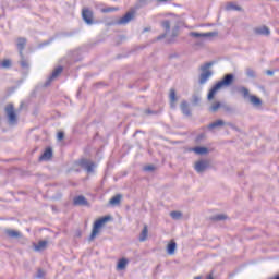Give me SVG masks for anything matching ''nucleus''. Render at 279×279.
I'll return each instance as SVG.
<instances>
[{
	"mask_svg": "<svg viewBox=\"0 0 279 279\" xmlns=\"http://www.w3.org/2000/svg\"><path fill=\"white\" fill-rule=\"evenodd\" d=\"M266 75H274V71L271 70L266 71Z\"/></svg>",
	"mask_w": 279,
	"mask_h": 279,
	"instance_id": "43",
	"label": "nucleus"
},
{
	"mask_svg": "<svg viewBox=\"0 0 279 279\" xmlns=\"http://www.w3.org/2000/svg\"><path fill=\"white\" fill-rule=\"evenodd\" d=\"M246 75L247 77H256V71H254L253 69H246Z\"/></svg>",
	"mask_w": 279,
	"mask_h": 279,
	"instance_id": "35",
	"label": "nucleus"
},
{
	"mask_svg": "<svg viewBox=\"0 0 279 279\" xmlns=\"http://www.w3.org/2000/svg\"><path fill=\"white\" fill-rule=\"evenodd\" d=\"M222 108L226 112H234V108L228 105H222Z\"/></svg>",
	"mask_w": 279,
	"mask_h": 279,
	"instance_id": "37",
	"label": "nucleus"
},
{
	"mask_svg": "<svg viewBox=\"0 0 279 279\" xmlns=\"http://www.w3.org/2000/svg\"><path fill=\"white\" fill-rule=\"evenodd\" d=\"M80 167L84 169L87 173H93L95 171V162L88 160V159H81L78 161Z\"/></svg>",
	"mask_w": 279,
	"mask_h": 279,
	"instance_id": "6",
	"label": "nucleus"
},
{
	"mask_svg": "<svg viewBox=\"0 0 279 279\" xmlns=\"http://www.w3.org/2000/svg\"><path fill=\"white\" fill-rule=\"evenodd\" d=\"M57 138L58 141H62L64 138V132H59Z\"/></svg>",
	"mask_w": 279,
	"mask_h": 279,
	"instance_id": "40",
	"label": "nucleus"
},
{
	"mask_svg": "<svg viewBox=\"0 0 279 279\" xmlns=\"http://www.w3.org/2000/svg\"><path fill=\"white\" fill-rule=\"evenodd\" d=\"M225 219H228V216L223 215V214H219L213 217L214 221H223Z\"/></svg>",
	"mask_w": 279,
	"mask_h": 279,
	"instance_id": "31",
	"label": "nucleus"
},
{
	"mask_svg": "<svg viewBox=\"0 0 279 279\" xmlns=\"http://www.w3.org/2000/svg\"><path fill=\"white\" fill-rule=\"evenodd\" d=\"M238 93H240L244 97V99H247V97L250 98V89H247L246 87H239Z\"/></svg>",
	"mask_w": 279,
	"mask_h": 279,
	"instance_id": "27",
	"label": "nucleus"
},
{
	"mask_svg": "<svg viewBox=\"0 0 279 279\" xmlns=\"http://www.w3.org/2000/svg\"><path fill=\"white\" fill-rule=\"evenodd\" d=\"M149 4V0H137L136 8H145Z\"/></svg>",
	"mask_w": 279,
	"mask_h": 279,
	"instance_id": "32",
	"label": "nucleus"
},
{
	"mask_svg": "<svg viewBox=\"0 0 279 279\" xmlns=\"http://www.w3.org/2000/svg\"><path fill=\"white\" fill-rule=\"evenodd\" d=\"M175 247H178V244L175 241H171L167 246V253L173 256V254H175Z\"/></svg>",
	"mask_w": 279,
	"mask_h": 279,
	"instance_id": "19",
	"label": "nucleus"
},
{
	"mask_svg": "<svg viewBox=\"0 0 279 279\" xmlns=\"http://www.w3.org/2000/svg\"><path fill=\"white\" fill-rule=\"evenodd\" d=\"M181 111L185 117H191V108L189 107V102H181Z\"/></svg>",
	"mask_w": 279,
	"mask_h": 279,
	"instance_id": "17",
	"label": "nucleus"
},
{
	"mask_svg": "<svg viewBox=\"0 0 279 279\" xmlns=\"http://www.w3.org/2000/svg\"><path fill=\"white\" fill-rule=\"evenodd\" d=\"M223 125H226V122L223 120H216L215 122L208 125V130H215L216 128H223Z\"/></svg>",
	"mask_w": 279,
	"mask_h": 279,
	"instance_id": "18",
	"label": "nucleus"
},
{
	"mask_svg": "<svg viewBox=\"0 0 279 279\" xmlns=\"http://www.w3.org/2000/svg\"><path fill=\"white\" fill-rule=\"evenodd\" d=\"M219 108H222V105H221V102H214L213 105H211V107H210V111L211 112H217L218 110H219Z\"/></svg>",
	"mask_w": 279,
	"mask_h": 279,
	"instance_id": "30",
	"label": "nucleus"
},
{
	"mask_svg": "<svg viewBox=\"0 0 279 279\" xmlns=\"http://www.w3.org/2000/svg\"><path fill=\"white\" fill-rule=\"evenodd\" d=\"M190 36L192 38H195V40H197L195 43L196 47H202V45H204L205 38H214L215 36H219V33L218 32H209V33L191 32Z\"/></svg>",
	"mask_w": 279,
	"mask_h": 279,
	"instance_id": "3",
	"label": "nucleus"
},
{
	"mask_svg": "<svg viewBox=\"0 0 279 279\" xmlns=\"http://www.w3.org/2000/svg\"><path fill=\"white\" fill-rule=\"evenodd\" d=\"M194 279H202V276H197V277H195Z\"/></svg>",
	"mask_w": 279,
	"mask_h": 279,
	"instance_id": "45",
	"label": "nucleus"
},
{
	"mask_svg": "<svg viewBox=\"0 0 279 279\" xmlns=\"http://www.w3.org/2000/svg\"><path fill=\"white\" fill-rule=\"evenodd\" d=\"M134 16H136V12L129 11L122 16L120 20L117 21L118 25H128L131 21H134Z\"/></svg>",
	"mask_w": 279,
	"mask_h": 279,
	"instance_id": "7",
	"label": "nucleus"
},
{
	"mask_svg": "<svg viewBox=\"0 0 279 279\" xmlns=\"http://www.w3.org/2000/svg\"><path fill=\"white\" fill-rule=\"evenodd\" d=\"M191 150L194 151V154H197L198 156H204L208 154V148L206 147H194Z\"/></svg>",
	"mask_w": 279,
	"mask_h": 279,
	"instance_id": "20",
	"label": "nucleus"
},
{
	"mask_svg": "<svg viewBox=\"0 0 279 279\" xmlns=\"http://www.w3.org/2000/svg\"><path fill=\"white\" fill-rule=\"evenodd\" d=\"M156 169V167H154V166H146V167H144V171H154Z\"/></svg>",
	"mask_w": 279,
	"mask_h": 279,
	"instance_id": "38",
	"label": "nucleus"
},
{
	"mask_svg": "<svg viewBox=\"0 0 279 279\" xmlns=\"http://www.w3.org/2000/svg\"><path fill=\"white\" fill-rule=\"evenodd\" d=\"M248 99H250L251 104H253V106H262L263 105V100H260V98H258L256 96H248Z\"/></svg>",
	"mask_w": 279,
	"mask_h": 279,
	"instance_id": "26",
	"label": "nucleus"
},
{
	"mask_svg": "<svg viewBox=\"0 0 279 279\" xmlns=\"http://www.w3.org/2000/svg\"><path fill=\"white\" fill-rule=\"evenodd\" d=\"M208 167H210V162L206 159H202L195 163L194 169L197 173H204Z\"/></svg>",
	"mask_w": 279,
	"mask_h": 279,
	"instance_id": "8",
	"label": "nucleus"
},
{
	"mask_svg": "<svg viewBox=\"0 0 279 279\" xmlns=\"http://www.w3.org/2000/svg\"><path fill=\"white\" fill-rule=\"evenodd\" d=\"M53 156V149L51 147L46 148L44 154L39 157V160H51V157Z\"/></svg>",
	"mask_w": 279,
	"mask_h": 279,
	"instance_id": "15",
	"label": "nucleus"
},
{
	"mask_svg": "<svg viewBox=\"0 0 279 279\" xmlns=\"http://www.w3.org/2000/svg\"><path fill=\"white\" fill-rule=\"evenodd\" d=\"M161 27H163L166 33L158 36L157 40H162V38H167V34H169V32H171V22L169 20H165L163 22H161Z\"/></svg>",
	"mask_w": 279,
	"mask_h": 279,
	"instance_id": "10",
	"label": "nucleus"
},
{
	"mask_svg": "<svg viewBox=\"0 0 279 279\" xmlns=\"http://www.w3.org/2000/svg\"><path fill=\"white\" fill-rule=\"evenodd\" d=\"M175 36H178V26L172 31V38H175Z\"/></svg>",
	"mask_w": 279,
	"mask_h": 279,
	"instance_id": "41",
	"label": "nucleus"
},
{
	"mask_svg": "<svg viewBox=\"0 0 279 279\" xmlns=\"http://www.w3.org/2000/svg\"><path fill=\"white\" fill-rule=\"evenodd\" d=\"M63 70L64 69L62 66L56 68L49 76V78L46 81L45 86H49V84H51V82L56 80V77H58V75H60V73H62Z\"/></svg>",
	"mask_w": 279,
	"mask_h": 279,
	"instance_id": "11",
	"label": "nucleus"
},
{
	"mask_svg": "<svg viewBox=\"0 0 279 279\" xmlns=\"http://www.w3.org/2000/svg\"><path fill=\"white\" fill-rule=\"evenodd\" d=\"M37 278H45V271H43L41 269H39L37 271Z\"/></svg>",
	"mask_w": 279,
	"mask_h": 279,
	"instance_id": "39",
	"label": "nucleus"
},
{
	"mask_svg": "<svg viewBox=\"0 0 279 279\" xmlns=\"http://www.w3.org/2000/svg\"><path fill=\"white\" fill-rule=\"evenodd\" d=\"M210 66H213V62H207L201 65L199 69L202 72L198 76V84H201V86H204V84H206V82L213 77V70H210Z\"/></svg>",
	"mask_w": 279,
	"mask_h": 279,
	"instance_id": "2",
	"label": "nucleus"
},
{
	"mask_svg": "<svg viewBox=\"0 0 279 279\" xmlns=\"http://www.w3.org/2000/svg\"><path fill=\"white\" fill-rule=\"evenodd\" d=\"M270 279H279V275H278L277 277H275V278H270Z\"/></svg>",
	"mask_w": 279,
	"mask_h": 279,
	"instance_id": "47",
	"label": "nucleus"
},
{
	"mask_svg": "<svg viewBox=\"0 0 279 279\" xmlns=\"http://www.w3.org/2000/svg\"><path fill=\"white\" fill-rule=\"evenodd\" d=\"M254 32L257 34V36H269L271 34V31H269V27L267 26L256 27Z\"/></svg>",
	"mask_w": 279,
	"mask_h": 279,
	"instance_id": "13",
	"label": "nucleus"
},
{
	"mask_svg": "<svg viewBox=\"0 0 279 279\" xmlns=\"http://www.w3.org/2000/svg\"><path fill=\"white\" fill-rule=\"evenodd\" d=\"M4 113L9 125H16L19 123V116L16 114V109H14L13 104H8L4 107Z\"/></svg>",
	"mask_w": 279,
	"mask_h": 279,
	"instance_id": "4",
	"label": "nucleus"
},
{
	"mask_svg": "<svg viewBox=\"0 0 279 279\" xmlns=\"http://www.w3.org/2000/svg\"><path fill=\"white\" fill-rule=\"evenodd\" d=\"M109 204L111 206H119V204H121V194H118L116 196H113L110 201Z\"/></svg>",
	"mask_w": 279,
	"mask_h": 279,
	"instance_id": "24",
	"label": "nucleus"
},
{
	"mask_svg": "<svg viewBox=\"0 0 279 279\" xmlns=\"http://www.w3.org/2000/svg\"><path fill=\"white\" fill-rule=\"evenodd\" d=\"M226 10L239 11V10H241V7H239V5L234 4V3H229V4H227Z\"/></svg>",
	"mask_w": 279,
	"mask_h": 279,
	"instance_id": "33",
	"label": "nucleus"
},
{
	"mask_svg": "<svg viewBox=\"0 0 279 279\" xmlns=\"http://www.w3.org/2000/svg\"><path fill=\"white\" fill-rule=\"evenodd\" d=\"M22 60L20 61V64L22 66V69H29V63L23 59V54L21 56Z\"/></svg>",
	"mask_w": 279,
	"mask_h": 279,
	"instance_id": "34",
	"label": "nucleus"
},
{
	"mask_svg": "<svg viewBox=\"0 0 279 279\" xmlns=\"http://www.w3.org/2000/svg\"><path fill=\"white\" fill-rule=\"evenodd\" d=\"M234 82V74H226L221 81L216 83L207 95L208 101H213L215 99V95L221 90V88H228V86H232Z\"/></svg>",
	"mask_w": 279,
	"mask_h": 279,
	"instance_id": "1",
	"label": "nucleus"
},
{
	"mask_svg": "<svg viewBox=\"0 0 279 279\" xmlns=\"http://www.w3.org/2000/svg\"><path fill=\"white\" fill-rule=\"evenodd\" d=\"M170 217L174 219L175 221L182 219V213L181 211H171Z\"/></svg>",
	"mask_w": 279,
	"mask_h": 279,
	"instance_id": "29",
	"label": "nucleus"
},
{
	"mask_svg": "<svg viewBox=\"0 0 279 279\" xmlns=\"http://www.w3.org/2000/svg\"><path fill=\"white\" fill-rule=\"evenodd\" d=\"M4 233L10 239H22L23 238V233H21V231H16V230H13V229H7L4 231Z\"/></svg>",
	"mask_w": 279,
	"mask_h": 279,
	"instance_id": "12",
	"label": "nucleus"
},
{
	"mask_svg": "<svg viewBox=\"0 0 279 279\" xmlns=\"http://www.w3.org/2000/svg\"><path fill=\"white\" fill-rule=\"evenodd\" d=\"M1 69H10L12 66V60L10 59H4L3 61L0 62Z\"/></svg>",
	"mask_w": 279,
	"mask_h": 279,
	"instance_id": "28",
	"label": "nucleus"
},
{
	"mask_svg": "<svg viewBox=\"0 0 279 279\" xmlns=\"http://www.w3.org/2000/svg\"><path fill=\"white\" fill-rule=\"evenodd\" d=\"M128 263L129 262L126 258L119 259L118 265H117L118 271H123V269H125L128 267Z\"/></svg>",
	"mask_w": 279,
	"mask_h": 279,
	"instance_id": "21",
	"label": "nucleus"
},
{
	"mask_svg": "<svg viewBox=\"0 0 279 279\" xmlns=\"http://www.w3.org/2000/svg\"><path fill=\"white\" fill-rule=\"evenodd\" d=\"M147 234H149V229L147 228V225L144 226L141 234H140V241H147Z\"/></svg>",
	"mask_w": 279,
	"mask_h": 279,
	"instance_id": "23",
	"label": "nucleus"
},
{
	"mask_svg": "<svg viewBox=\"0 0 279 279\" xmlns=\"http://www.w3.org/2000/svg\"><path fill=\"white\" fill-rule=\"evenodd\" d=\"M25 45H27V39L23 37L17 38L16 47L19 49L20 56H23V49H25Z\"/></svg>",
	"mask_w": 279,
	"mask_h": 279,
	"instance_id": "14",
	"label": "nucleus"
},
{
	"mask_svg": "<svg viewBox=\"0 0 279 279\" xmlns=\"http://www.w3.org/2000/svg\"><path fill=\"white\" fill-rule=\"evenodd\" d=\"M146 112H147V114H154V111H151V110H147Z\"/></svg>",
	"mask_w": 279,
	"mask_h": 279,
	"instance_id": "44",
	"label": "nucleus"
},
{
	"mask_svg": "<svg viewBox=\"0 0 279 279\" xmlns=\"http://www.w3.org/2000/svg\"><path fill=\"white\" fill-rule=\"evenodd\" d=\"M102 12H114L113 8L104 9Z\"/></svg>",
	"mask_w": 279,
	"mask_h": 279,
	"instance_id": "42",
	"label": "nucleus"
},
{
	"mask_svg": "<svg viewBox=\"0 0 279 279\" xmlns=\"http://www.w3.org/2000/svg\"><path fill=\"white\" fill-rule=\"evenodd\" d=\"M192 100H193L194 106H197V104H199V101H202V97H199V95H193Z\"/></svg>",
	"mask_w": 279,
	"mask_h": 279,
	"instance_id": "36",
	"label": "nucleus"
},
{
	"mask_svg": "<svg viewBox=\"0 0 279 279\" xmlns=\"http://www.w3.org/2000/svg\"><path fill=\"white\" fill-rule=\"evenodd\" d=\"M47 247V241H39L38 244H34L35 252H43V250H46Z\"/></svg>",
	"mask_w": 279,
	"mask_h": 279,
	"instance_id": "22",
	"label": "nucleus"
},
{
	"mask_svg": "<svg viewBox=\"0 0 279 279\" xmlns=\"http://www.w3.org/2000/svg\"><path fill=\"white\" fill-rule=\"evenodd\" d=\"M83 21L87 23V25H93V11L88 8H84L82 11Z\"/></svg>",
	"mask_w": 279,
	"mask_h": 279,
	"instance_id": "9",
	"label": "nucleus"
},
{
	"mask_svg": "<svg viewBox=\"0 0 279 279\" xmlns=\"http://www.w3.org/2000/svg\"><path fill=\"white\" fill-rule=\"evenodd\" d=\"M73 204L74 206H86L88 204V201H86V197L81 195L74 198Z\"/></svg>",
	"mask_w": 279,
	"mask_h": 279,
	"instance_id": "16",
	"label": "nucleus"
},
{
	"mask_svg": "<svg viewBox=\"0 0 279 279\" xmlns=\"http://www.w3.org/2000/svg\"><path fill=\"white\" fill-rule=\"evenodd\" d=\"M111 220H112L111 216H105L96 220L92 230V234L89 236V241H93L99 234V229L104 228V226H106V223H108V221H111Z\"/></svg>",
	"mask_w": 279,
	"mask_h": 279,
	"instance_id": "5",
	"label": "nucleus"
},
{
	"mask_svg": "<svg viewBox=\"0 0 279 279\" xmlns=\"http://www.w3.org/2000/svg\"><path fill=\"white\" fill-rule=\"evenodd\" d=\"M178 98H175V89H170V106L171 108H175V101Z\"/></svg>",
	"mask_w": 279,
	"mask_h": 279,
	"instance_id": "25",
	"label": "nucleus"
},
{
	"mask_svg": "<svg viewBox=\"0 0 279 279\" xmlns=\"http://www.w3.org/2000/svg\"><path fill=\"white\" fill-rule=\"evenodd\" d=\"M207 279H213V275H209V276L207 277Z\"/></svg>",
	"mask_w": 279,
	"mask_h": 279,
	"instance_id": "46",
	"label": "nucleus"
}]
</instances>
